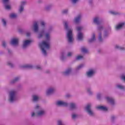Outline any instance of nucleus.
<instances>
[{
	"mask_svg": "<svg viewBox=\"0 0 125 125\" xmlns=\"http://www.w3.org/2000/svg\"><path fill=\"white\" fill-rule=\"evenodd\" d=\"M20 80V77H16L14 79L11 80L10 81L11 84H15V83H18V82H19Z\"/></svg>",
	"mask_w": 125,
	"mask_h": 125,
	"instance_id": "25",
	"label": "nucleus"
},
{
	"mask_svg": "<svg viewBox=\"0 0 125 125\" xmlns=\"http://www.w3.org/2000/svg\"><path fill=\"white\" fill-rule=\"evenodd\" d=\"M57 125H64V122L62 120H58L57 121Z\"/></svg>",
	"mask_w": 125,
	"mask_h": 125,
	"instance_id": "46",
	"label": "nucleus"
},
{
	"mask_svg": "<svg viewBox=\"0 0 125 125\" xmlns=\"http://www.w3.org/2000/svg\"><path fill=\"white\" fill-rule=\"evenodd\" d=\"M96 74V71L95 70L93 69H90L86 72L85 75L87 77V78H93L94 76H95V74Z\"/></svg>",
	"mask_w": 125,
	"mask_h": 125,
	"instance_id": "6",
	"label": "nucleus"
},
{
	"mask_svg": "<svg viewBox=\"0 0 125 125\" xmlns=\"http://www.w3.org/2000/svg\"><path fill=\"white\" fill-rule=\"evenodd\" d=\"M110 31H111V27H108L107 29H105L104 31L103 40H105V39H108V38H109V35H110L109 32Z\"/></svg>",
	"mask_w": 125,
	"mask_h": 125,
	"instance_id": "10",
	"label": "nucleus"
},
{
	"mask_svg": "<svg viewBox=\"0 0 125 125\" xmlns=\"http://www.w3.org/2000/svg\"><path fill=\"white\" fill-rule=\"evenodd\" d=\"M120 78L125 82V73H123L120 76Z\"/></svg>",
	"mask_w": 125,
	"mask_h": 125,
	"instance_id": "44",
	"label": "nucleus"
},
{
	"mask_svg": "<svg viewBox=\"0 0 125 125\" xmlns=\"http://www.w3.org/2000/svg\"><path fill=\"white\" fill-rule=\"evenodd\" d=\"M35 116H36V113L35 112H33L31 114V117H35Z\"/></svg>",
	"mask_w": 125,
	"mask_h": 125,
	"instance_id": "58",
	"label": "nucleus"
},
{
	"mask_svg": "<svg viewBox=\"0 0 125 125\" xmlns=\"http://www.w3.org/2000/svg\"><path fill=\"white\" fill-rule=\"evenodd\" d=\"M36 68L37 70H41L42 69V67L40 65H37L36 66Z\"/></svg>",
	"mask_w": 125,
	"mask_h": 125,
	"instance_id": "55",
	"label": "nucleus"
},
{
	"mask_svg": "<svg viewBox=\"0 0 125 125\" xmlns=\"http://www.w3.org/2000/svg\"><path fill=\"white\" fill-rule=\"evenodd\" d=\"M45 25H46V23H45V22L42 21L41 22V27H42V28H45Z\"/></svg>",
	"mask_w": 125,
	"mask_h": 125,
	"instance_id": "45",
	"label": "nucleus"
},
{
	"mask_svg": "<svg viewBox=\"0 0 125 125\" xmlns=\"http://www.w3.org/2000/svg\"><path fill=\"white\" fill-rule=\"evenodd\" d=\"M32 42V41L31 40H25L23 42V44L22 45V48L23 49H26L27 47H28V46Z\"/></svg>",
	"mask_w": 125,
	"mask_h": 125,
	"instance_id": "14",
	"label": "nucleus"
},
{
	"mask_svg": "<svg viewBox=\"0 0 125 125\" xmlns=\"http://www.w3.org/2000/svg\"><path fill=\"white\" fill-rule=\"evenodd\" d=\"M10 17L12 19H15V18H16V17H17V15L15 14L12 13L11 15H10Z\"/></svg>",
	"mask_w": 125,
	"mask_h": 125,
	"instance_id": "40",
	"label": "nucleus"
},
{
	"mask_svg": "<svg viewBox=\"0 0 125 125\" xmlns=\"http://www.w3.org/2000/svg\"><path fill=\"white\" fill-rule=\"evenodd\" d=\"M87 92L89 95H93V92L91 90V87H88L87 88Z\"/></svg>",
	"mask_w": 125,
	"mask_h": 125,
	"instance_id": "35",
	"label": "nucleus"
},
{
	"mask_svg": "<svg viewBox=\"0 0 125 125\" xmlns=\"http://www.w3.org/2000/svg\"><path fill=\"white\" fill-rule=\"evenodd\" d=\"M93 23L94 24H96L97 25H100V20H99V17H96L94 18L93 21Z\"/></svg>",
	"mask_w": 125,
	"mask_h": 125,
	"instance_id": "28",
	"label": "nucleus"
},
{
	"mask_svg": "<svg viewBox=\"0 0 125 125\" xmlns=\"http://www.w3.org/2000/svg\"><path fill=\"white\" fill-rule=\"evenodd\" d=\"M98 52L99 53H100V52H101V50H98Z\"/></svg>",
	"mask_w": 125,
	"mask_h": 125,
	"instance_id": "62",
	"label": "nucleus"
},
{
	"mask_svg": "<svg viewBox=\"0 0 125 125\" xmlns=\"http://www.w3.org/2000/svg\"><path fill=\"white\" fill-rule=\"evenodd\" d=\"M102 97V94L99 93L97 94V98L98 100H101Z\"/></svg>",
	"mask_w": 125,
	"mask_h": 125,
	"instance_id": "41",
	"label": "nucleus"
},
{
	"mask_svg": "<svg viewBox=\"0 0 125 125\" xmlns=\"http://www.w3.org/2000/svg\"><path fill=\"white\" fill-rule=\"evenodd\" d=\"M54 91H55V88L54 87H50L49 88L46 93V95L47 96H49L52 93H54Z\"/></svg>",
	"mask_w": 125,
	"mask_h": 125,
	"instance_id": "18",
	"label": "nucleus"
},
{
	"mask_svg": "<svg viewBox=\"0 0 125 125\" xmlns=\"http://www.w3.org/2000/svg\"><path fill=\"white\" fill-rule=\"evenodd\" d=\"M19 40L17 38H13L12 39L11 42V44H12V45H17L19 43Z\"/></svg>",
	"mask_w": 125,
	"mask_h": 125,
	"instance_id": "24",
	"label": "nucleus"
},
{
	"mask_svg": "<svg viewBox=\"0 0 125 125\" xmlns=\"http://www.w3.org/2000/svg\"><path fill=\"white\" fill-rule=\"evenodd\" d=\"M93 3V0H89V3L90 5H92Z\"/></svg>",
	"mask_w": 125,
	"mask_h": 125,
	"instance_id": "56",
	"label": "nucleus"
},
{
	"mask_svg": "<svg viewBox=\"0 0 125 125\" xmlns=\"http://www.w3.org/2000/svg\"><path fill=\"white\" fill-rule=\"evenodd\" d=\"M82 27L81 26H78L77 27V30L78 31V33H82L81 32L82 31Z\"/></svg>",
	"mask_w": 125,
	"mask_h": 125,
	"instance_id": "49",
	"label": "nucleus"
},
{
	"mask_svg": "<svg viewBox=\"0 0 125 125\" xmlns=\"http://www.w3.org/2000/svg\"><path fill=\"white\" fill-rule=\"evenodd\" d=\"M20 68H21V69H32L33 68V65L30 64H25L21 65Z\"/></svg>",
	"mask_w": 125,
	"mask_h": 125,
	"instance_id": "27",
	"label": "nucleus"
},
{
	"mask_svg": "<svg viewBox=\"0 0 125 125\" xmlns=\"http://www.w3.org/2000/svg\"><path fill=\"white\" fill-rule=\"evenodd\" d=\"M50 73V70H47L45 71L46 74H49Z\"/></svg>",
	"mask_w": 125,
	"mask_h": 125,
	"instance_id": "59",
	"label": "nucleus"
},
{
	"mask_svg": "<svg viewBox=\"0 0 125 125\" xmlns=\"http://www.w3.org/2000/svg\"><path fill=\"white\" fill-rule=\"evenodd\" d=\"M82 68H83V64H80L79 66H77L76 70V71H79V70H81Z\"/></svg>",
	"mask_w": 125,
	"mask_h": 125,
	"instance_id": "43",
	"label": "nucleus"
},
{
	"mask_svg": "<svg viewBox=\"0 0 125 125\" xmlns=\"http://www.w3.org/2000/svg\"><path fill=\"white\" fill-rule=\"evenodd\" d=\"M2 1L6 10H10L11 9V6L9 5V0H2Z\"/></svg>",
	"mask_w": 125,
	"mask_h": 125,
	"instance_id": "9",
	"label": "nucleus"
},
{
	"mask_svg": "<svg viewBox=\"0 0 125 125\" xmlns=\"http://www.w3.org/2000/svg\"><path fill=\"white\" fill-rule=\"evenodd\" d=\"M78 114L73 113L71 114V118L72 120H77L78 119Z\"/></svg>",
	"mask_w": 125,
	"mask_h": 125,
	"instance_id": "31",
	"label": "nucleus"
},
{
	"mask_svg": "<svg viewBox=\"0 0 125 125\" xmlns=\"http://www.w3.org/2000/svg\"><path fill=\"white\" fill-rule=\"evenodd\" d=\"M73 68L69 67L65 69V70L62 73V74L63 77L68 78V77H70V76H71Z\"/></svg>",
	"mask_w": 125,
	"mask_h": 125,
	"instance_id": "4",
	"label": "nucleus"
},
{
	"mask_svg": "<svg viewBox=\"0 0 125 125\" xmlns=\"http://www.w3.org/2000/svg\"><path fill=\"white\" fill-rule=\"evenodd\" d=\"M7 50L8 54H9V55H12V51H11L10 49L8 48L7 49Z\"/></svg>",
	"mask_w": 125,
	"mask_h": 125,
	"instance_id": "51",
	"label": "nucleus"
},
{
	"mask_svg": "<svg viewBox=\"0 0 125 125\" xmlns=\"http://www.w3.org/2000/svg\"><path fill=\"white\" fill-rule=\"evenodd\" d=\"M27 3V1H22L21 2V5L19 6V13L21 14V13H22V12L24 11V7Z\"/></svg>",
	"mask_w": 125,
	"mask_h": 125,
	"instance_id": "12",
	"label": "nucleus"
},
{
	"mask_svg": "<svg viewBox=\"0 0 125 125\" xmlns=\"http://www.w3.org/2000/svg\"><path fill=\"white\" fill-rule=\"evenodd\" d=\"M85 110L88 115L90 116V117H94V116H95V113H94V111H93V110H92V109H91V108L90 107V104H87L85 108Z\"/></svg>",
	"mask_w": 125,
	"mask_h": 125,
	"instance_id": "5",
	"label": "nucleus"
},
{
	"mask_svg": "<svg viewBox=\"0 0 125 125\" xmlns=\"http://www.w3.org/2000/svg\"><path fill=\"white\" fill-rule=\"evenodd\" d=\"M36 110H39L37 112V116H38V117H42V116H44V115L46 114L45 110L41 109L39 105H36Z\"/></svg>",
	"mask_w": 125,
	"mask_h": 125,
	"instance_id": "8",
	"label": "nucleus"
},
{
	"mask_svg": "<svg viewBox=\"0 0 125 125\" xmlns=\"http://www.w3.org/2000/svg\"><path fill=\"white\" fill-rule=\"evenodd\" d=\"M38 100H39V97H38L37 95H34L33 96V101L36 102L38 101Z\"/></svg>",
	"mask_w": 125,
	"mask_h": 125,
	"instance_id": "39",
	"label": "nucleus"
},
{
	"mask_svg": "<svg viewBox=\"0 0 125 125\" xmlns=\"http://www.w3.org/2000/svg\"><path fill=\"white\" fill-rule=\"evenodd\" d=\"M19 32L20 34H24V33H25V30H24V29H20Z\"/></svg>",
	"mask_w": 125,
	"mask_h": 125,
	"instance_id": "53",
	"label": "nucleus"
},
{
	"mask_svg": "<svg viewBox=\"0 0 125 125\" xmlns=\"http://www.w3.org/2000/svg\"><path fill=\"white\" fill-rule=\"evenodd\" d=\"M45 33V30L44 29H42L41 30L40 33L38 34V39H42L43 38V35Z\"/></svg>",
	"mask_w": 125,
	"mask_h": 125,
	"instance_id": "20",
	"label": "nucleus"
},
{
	"mask_svg": "<svg viewBox=\"0 0 125 125\" xmlns=\"http://www.w3.org/2000/svg\"><path fill=\"white\" fill-rule=\"evenodd\" d=\"M26 36L27 37H30V36H31V33L30 32H27Z\"/></svg>",
	"mask_w": 125,
	"mask_h": 125,
	"instance_id": "57",
	"label": "nucleus"
},
{
	"mask_svg": "<svg viewBox=\"0 0 125 125\" xmlns=\"http://www.w3.org/2000/svg\"><path fill=\"white\" fill-rule=\"evenodd\" d=\"M52 30H53V27L49 26L48 29V33H50V32H52Z\"/></svg>",
	"mask_w": 125,
	"mask_h": 125,
	"instance_id": "52",
	"label": "nucleus"
},
{
	"mask_svg": "<svg viewBox=\"0 0 125 125\" xmlns=\"http://www.w3.org/2000/svg\"><path fill=\"white\" fill-rule=\"evenodd\" d=\"M7 65L11 68H14V65L12 63H11V62H8Z\"/></svg>",
	"mask_w": 125,
	"mask_h": 125,
	"instance_id": "42",
	"label": "nucleus"
},
{
	"mask_svg": "<svg viewBox=\"0 0 125 125\" xmlns=\"http://www.w3.org/2000/svg\"><path fill=\"white\" fill-rule=\"evenodd\" d=\"M69 12V9H65L63 10L62 11V15H66L67 14H68Z\"/></svg>",
	"mask_w": 125,
	"mask_h": 125,
	"instance_id": "36",
	"label": "nucleus"
},
{
	"mask_svg": "<svg viewBox=\"0 0 125 125\" xmlns=\"http://www.w3.org/2000/svg\"><path fill=\"white\" fill-rule=\"evenodd\" d=\"M82 51L83 52V53H87V49L84 47H83L82 48Z\"/></svg>",
	"mask_w": 125,
	"mask_h": 125,
	"instance_id": "47",
	"label": "nucleus"
},
{
	"mask_svg": "<svg viewBox=\"0 0 125 125\" xmlns=\"http://www.w3.org/2000/svg\"><path fill=\"white\" fill-rule=\"evenodd\" d=\"M45 38L46 40L43 41L42 42L40 43L39 44V46L42 50L43 54L46 56L47 53L44 47L47 49H49L50 47V45H49V42H50V34L48 32L46 33L45 34Z\"/></svg>",
	"mask_w": 125,
	"mask_h": 125,
	"instance_id": "1",
	"label": "nucleus"
},
{
	"mask_svg": "<svg viewBox=\"0 0 125 125\" xmlns=\"http://www.w3.org/2000/svg\"><path fill=\"white\" fill-rule=\"evenodd\" d=\"M107 102L110 104L111 106H115L116 105V103L115 102V99L113 98H110L109 97H105Z\"/></svg>",
	"mask_w": 125,
	"mask_h": 125,
	"instance_id": "13",
	"label": "nucleus"
},
{
	"mask_svg": "<svg viewBox=\"0 0 125 125\" xmlns=\"http://www.w3.org/2000/svg\"><path fill=\"white\" fill-rule=\"evenodd\" d=\"M97 109H98V110H101V111H104V112L108 111V108L104 106L99 105L97 106Z\"/></svg>",
	"mask_w": 125,
	"mask_h": 125,
	"instance_id": "26",
	"label": "nucleus"
},
{
	"mask_svg": "<svg viewBox=\"0 0 125 125\" xmlns=\"http://www.w3.org/2000/svg\"><path fill=\"white\" fill-rule=\"evenodd\" d=\"M64 28L66 32V39L67 42L70 43H72L74 42V37H73V31H72L70 27L68 21H63Z\"/></svg>",
	"mask_w": 125,
	"mask_h": 125,
	"instance_id": "2",
	"label": "nucleus"
},
{
	"mask_svg": "<svg viewBox=\"0 0 125 125\" xmlns=\"http://www.w3.org/2000/svg\"><path fill=\"white\" fill-rule=\"evenodd\" d=\"M72 55H73V53L69 52L67 53L68 57H72Z\"/></svg>",
	"mask_w": 125,
	"mask_h": 125,
	"instance_id": "54",
	"label": "nucleus"
},
{
	"mask_svg": "<svg viewBox=\"0 0 125 125\" xmlns=\"http://www.w3.org/2000/svg\"><path fill=\"white\" fill-rule=\"evenodd\" d=\"M53 7V4H48L46 5L44 7V10L45 11H50L51 10V8Z\"/></svg>",
	"mask_w": 125,
	"mask_h": 125,
	"instance_id": "21",
	"label": "nucleus"
},
{
	"mask_svg": "<svg viewBox=\"0 0 125 125\" xmlns=\"http://www.w3.org/2000/svg\"><path fill=\"white\" fill-rule=\"evenodd\" d=\"M117 119V116L115 115H112L110 116V121L111 123H115V121Z\"/></svg>",
	"mask_w": 125,
	"mask_h": 125,
	"instance_id": "34",
	"label": "nucleus"
},
{
	"mask_svg": "<svg viewBox=\"0 0 125 125\" xmlns=\"http://www.w3.org/2000/svg\"><path fill=\"white\" fill-rule=\"evenodd\" d=\"M80 0H71V3L73 4H76L77 3L79 2Z\"/></svg>",
	"mask_w": 125,
	"mask_h": 125,
	"instance_id": "48",
	"label": "nucleus"
},
{
	"mask_svg": "<svg viewBox=\"0 0 125 125\" xmlns=\"http://www.w3.org/2000/svg\"><path fill=\"white\" fill-rule=\"evenodd\" d=\"M125 25V22L124 21L123 22L119 23L116 27V30L117 31L119 30H121V29H123Z\"/></svg>",
	"mask_w": 125,
	"mask_h": 125,
	"instance_id": "19",
	"label": "nucleus"
},
{
	"mask_svg": "<svg viewBox=\"0 0 125 125\" xmlns=\"http://www.w3.org/2000/svg\"><path fill=\"white\" fill-rule=\"evenodd\" d=\"M82 20V15H78L76 17H75L73 20V22L75 24H79L81 23V21Z\"/></svg>",
	"mask_w": 125,
	"mask_h": 125,
	"instance_id": "15",
	"label": "nucleus"
},
{
	"mask_svg": "<svg viewBox=\"0 0 125 125\" xmlns=\"http://www.w3.org/2000/svg\"><path fill=\"white\" fill-rule=\"evenodd\" d=\"M70 94H67L66 95V97H67V98H69V97H70Z\"/></svg>",
	"mask_w": 125,
	"mask_h": 125,
	"instance_id": "61",
	"label": "nucleus"
},
{
	"mask_svg": "<svg viewBox=\"0 0 125 125\" xmlns=\"http://www.w3.org/2000/svg\"><path fill=\"white\" fill-rule=\"evenodd\" d=\"M61 60L64 61L65 60V54L64 52H62L61 55Z\"/></svg>",
	"mask_w": 125,
	"mask_h": 125,
	"instance_id": "38",
	"label": "nucleus"
},
{
	"mask_svg": "<svg viewBox=\"0 0 125 125\" xmlns=\"http://www.w3.org/2000/svg\"><path fill=\"white\" fill-rule=\"evenodd\" d=\"M1 23H2L3 27H6V25L7 24L6 21L4 19H1Z\"/></svg>",
	"mask_w": 125,
	"mask_h": 125,
	"instance_id": "37",
	"label": "nucleus"
},
{
	"mask_svg": "<svg viewBox=\"0 0 125 125\" xmlns=\"http://www.w3.org/2000/svg\"><path fill=\"white\" fill-rule=\"evenodd\" d=\"M56 105L59 107H68V104L62 101H58L56 103Z\"/></svg>",
	"mask_w": 125,
	"mask_h": 125,
	"instance_id": "11",
	"label": "nucleus"
},
{
	"mask_svg": "<svg viewBox=\"0 0 125 125\" xmlns=\"http://www.w3.org/2000/svg\"><path fill=\"white\" fill-rule=\"evenodd\" d=\"M109 13H110V14H112V15L117 16H120V15H122V13H121L120 12L115 11H109Z\"/></svg>",
	"mask_w": 125,
	"mask_h": 125,
	"instance_id": "29",
	"label": "nucleus"
},
{
	"mask_svg": "<svg viewBox=\"0 0 125 125\" xmlns=\"http://www.w3.org/2000/svg\"><path fill=\"white\" fill-rule=\"evenodd\" d=\"M115 48H116V49H118V50H121V51H124V50H125V47L120 46L118 45L115 46Z\"/></svg>",
	"mask_w": 125,
	"mask_h": 125,
	"instance_id": "32",
	"label": "nucleus"
},
{
	"mask_svg": "<svg viewBox=\"0 0 125 125\" xmlns=\"http://www.w3.org/2000/svg\"><path fill=\"white\" fill-rule=\"evenodd\" d=\"M17 100V95L16 91L14 90L10 91L9 92L8 101L10 103H13Z\"/></svg>",
	"mask_w": 125,
	"mask_h": 125,
	"instance_id": "3",
	"label": "nucleus"
},
{
	"mask_svg": "<svg viewBox=\"0 0 125 125\" xmlns=\"http://www.w3.org/2000/svg\"><path fill=\"white\" fill-rule=\"evenodd\" d=\"M77 41L82 42L83 41V34L82 32L78 33L77 35Z\"/></svg>",
	"mask_w": 125,
	"mask_h": 125,
	"instance_id": "22",
	"label": "nucleus"
},
{
	"mask_svg": "<svg viewBox=\"0 0 125 125\" xmlns=\"http://www.w3.org/2000/svg\"><path fill=\"white\" fill-rule=\"evenodd\" d=\"M69 109L72 111L74 110H78V104L75 103H71L69 104Z\"/></svg>",
	"mask_w": 125,
	"mask_h": 125,
	"instance_id": "16",
	"label": "nucleus"
},
{
	"mask_svg": "<svg viewBox=\"0 0 125 125\" xmlns=\"http://www.w3.org/2000/svg\"><path fill=\"white\" fill-rule=\"evenodd\" d=\"M42 0H38V3H42Z\"/></svg>",
	"mask_w": 125,
	"mask_h": 125,
	"instance_id": "60",
	"label": "nucleus"
},
{
	"mask_svg": "<svg viewBox=\"0 0 125 125\" xmlns=\"http://www.w3.org/2000/svg\"><path fill=\"white\" fill-rule=\"evenodd\" d=\"M103 26H99L97 27V31L99 32V41L100 42H103V39H102V31H103Z\"/></svg>",
	"mask_w": 125,
	"mask_h": 125,
	"instance_id": "7",
	"label": "nucleus"
},
{
	"mask_svg": "<svg viewBox=\"0 0 125 125\" xmlns=\"http://www.w3.org/2000/svg\"><path fill=\"white\" fill-rule=\"evenodd\" d=\"M2 46H3L4 48H5V47H6V42H5V41H3L2 42Z\"/></svg>",
	"mask_w": 125,
	"mask_h": 125,
	"instance_id": "50",
	"label": "nucleus"
},
{
	"mask_svg": "<svg viewBox=\"0 0 125 125\" xmlns=\"http://www.w3.org/2000/svg\"><path fill=\"white\" fill-rule=\"evenodd\" d=\"M82 59H83V56L78 55L75 58V61H79V60H82Z\"/></svg>",
	"mask_w": 125,
	"mask_h": 125,
	"instance_id": "33",
	"label": "nucleus"
},
{
	"mask_svg": "<svg viewBox=\"0 0 125 125\" xmlns=\"http://www.w3.org/2000/svg\"><path fill=\"white\" fill-rule=\"evenodd\" d=\"M94 41H95V33H93L92 38L88 40V42L89 43H92V42H94Z\"/></svg>",
	"mask_w": 125,
	"mask_h": 125,
	"instance_id": "30",
	"label": "nucleus"
},
{
	"mask_svg": "<svg viewBox=\"0 0 125 125\" xmlns=\"http://www.w3.org/2000/svg\"><path fill=\"white\" fill-rule=\"evenodd\" d=\"M33 30L34 33L36 34L39 33V24H38L37 21H34L33 22Z\"/></svg>",
	"mask_w": 125,
	"mask_h": 125,
	"instance_id": "17",
	"label": "nucleus"
},
{
	"mask_svg": "<svg viewBox=\"0 0 125 125\" xmlns=\"http://www.w3.org/2000/svg\"><path fill=\"white\" fill-rule=\"evenodd\" d=\"M115 87L117 89H120V90H123V91H125V87L124 85H121L119 83H117L115 84Z\"/></svg>",
	"mask_w": 125,
	"mask_h": 125,
	"instance_id": "23",
	"label": "nucleus"
}]
</instances>
